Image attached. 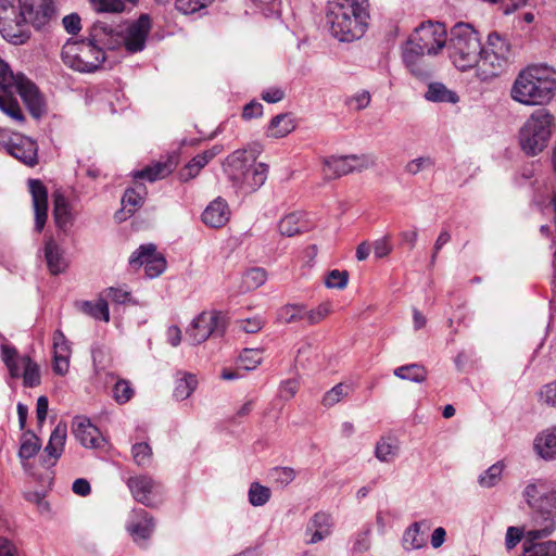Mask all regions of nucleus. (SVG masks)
<instances>
[{"instance_id": "e433bc0d", "label": "nucleus", "mask_w": 556, "mask_h": 556, "mask_svg": "<svg viewBox=\"0 0 556 556\" xmlns=\"http://www.w3.org/2000/svg\"><path fill=\"white\" fill-rule=\"evenodd\" d=\"M425 98L431 102H444L455 104L459 97L453 90L447 89L442 83H431L425 93Z\"/></svg>"}, {"instance_id": "2eb2a0df", "label": "nucleus", "mask_w": 556, "mask_h": 556, "mask_svg": "<svg viewBox=\"0 0 556 556\" xmlns=\"http://www.w3.org/2000/svg\"><path fill=\"white\" fill-rule=\"evenodd\" d=\"M21 16L36 29H41L56 17L54 0H20Z\"/></svg>"}, {"instance_id": "37998d69", "label": "nucleus", "mask_w": 556, "mask_h": 556, "mask_svg": "<svg viewBox=\"0 0 556 556\" xmlns=\"http://www.w3.org/2000/svg\"><path fill=\"white\" fill-rule=\"evenodd\" d=\"M198 386V380L194 375L185 374L184 377L176 380L174 396L178 401L188 399Z\"/></svg>"}, {"instance_id": "9d476101", "label": "nucleus", "mask_w": 556, "mask_h": 556, "mask_svg": "<svg viewBox=\"0 0 556 556\" xmlns=\"http://www.w3.org/2000/svg\"><path fill=\"white\" fill-rule=\"evenodd\" d=\"M1 358L11 378H23L25 388H35L41 383L40 368L28 355H18L10 344H1Z\"/></svg>"}, {"instance_id": "4be33fe9", "label": "nucleus", "mask_w": 556, "mask_h": 556, "mask_svg": "<svg viewBox=\"0 0 556 556\" xmlns=\"http://www.w3.org/2000/svg\"><path fill=\"white\" fill-rule=\"evenodd\" d=\"M73 433L79 443L87 448H99L104 443V438L99 429L85 417H76L73 422Z\"/></svg>"}, {"instance_id": "f257e3e1", "label": "nucleus", "mask_w": 556, "mask_h": 556, "mask_svg": "<svg viewBox=\"0 0 556 556\" xmlns=\"http://www.w3.org/2000/svg\"><path fill=\"white\" fill-rule=\"evenodd\" d=\"M369 17L368 0H328L326 26L330 35L341 42L361 39Z\"/></svg>"}, {"instance_id": "ea45409f", "label": "nucleus", "mask_w": 556, "mask_h": 556, "mask_svg": "<svg viewBox=\"0 0 556 556\" xmlns=\"http://www.w3.org/2000/svg\"><path fill=\"white\" fill-rule=\"evenodd\" d=\"M41 448L39 438L30 430L25 431L21 439V446L18 450V457L24 460L33 458Z\"/></svg>"}, {"instance_id": "052dcab7", "label": "nucleus", "mask_w": 556, "mask_h": 556, "mask_svg": "<svg viewBox=\"0 0 556 556\" xmlns=\"http://www.w3.org/2000/svg\"><path fill=\"white\" fill-rule=\"evenodd\" d=\"M349 281V274L345 270H331L325 278V285L327 288L344 289Z\"/></svg>"}, {"instance_id": "7c9ffc66", "label": "nucleus", "mask_w": 556, "mask_h": 556, "mask_svg": "<svg viewBox=\"0 0 556 556\" xmlns=\"http://www.w3.org/2000/svg\"><path fill=\"white\" fill-rule=\"evenodd\" d=\"M304 318L309 321L313 320L312 311L301 304H287L280 307L277 312V320L281 324L298 323Z\"/></svg>"}, {"instance_id": "774afa93", "label": "nucleus", "mask_w": 556, "mask_h": 556, "mask_svg": "<svg viewBox=\"0 0 556 556\" xmlns=\"http://www.w3.org/2000/svg\"><path fill=\"white\" fill-rule=\"evenodd\" d=\"M541 400L552 406H556V382L545 384L540 391Z\"/></svg>"}, {"instance_id": "393cba45", "label": "nucleus", "mask_w": 556, "mask_h": 556, "mask_svg": "<svg viewBox=\"0 0 556 556\" xmlns=\"http://www.w3.org/2000/svg\"><path fill=\"white\" fill-rule=\"evenodd\" d=\"M43 256L51 275H60L68 267L65 250L53 238L46 239Z\"/></svg>"}, {"instance_id": "603ef678", "label": "nucleus", "mask_w": 556, "mask_h": 556, "mask_svg": "<svg viewBox=\"0 0 556 556\" xmlns=\"http://www.w3.org/2000/svg\"><path fill=\"white\" fill-rule=\"evenodd\" d=\"M503 472V465L495 463L479 476V484L482 488H492L498 483Z\"/></svg>"}, {"instance_id": "f03ea898", "label": "nucleus", "mask_w": 556, "mask_h": 556, "mask_svg": "<svg viewBox=\"0 0 556 556\" xmlns=\"http://www.w3.org/2000/svg\"><path fill=\"white\" fill-rule=\"evenodd\" d=\"M104 23H96L89 37L81 41H67L62 48V60L65 65L80 73H93L105 61V50L113 45Z\"/></svg>"}, {"instance_id": "473e14b6", "label": "nucleus", "mask_w": 556, "mask_h": 556, "mask_svg": "<svg viewBox=\"0 0 556 556\" xmlns=\"http://www.w3.org/2000/svg\"><path fill=\"white\" fill-rule=\"evenodd\" d=\"M53 216L56 227L62 230H66L73 224L71 204L62 194L54 197Z\"/></svg>"}, {"instance_id": "c756f323", "label": "nucleus", "mask_w": 556, "mask_h": 556, "mask_svg": "<svg viewBox=\"0 0 556 556\" xmlns=\"http://www.w3.org/2000/svg\"><path fill=\"white\" fill-rule=\"evenodd\" d=\"M534 450L545 460L556 459V428L539 433Z\"/></svg>"}, {"instance_id": "338daca9", "label": "nucleus", "mask_w": 556, "mask_h": 556, "mask_svg": "<svg viewBox=\"0 0 556 556\" xmlns=\"http://www.w3.org/2000/svg\"><path fill=\"white\" fill-rule=\"evenodd\" d=\"M81 20L77 13H71L63 17L62 24L64 29L71 34L76 35L81 29Z\"/></svg>"}, {"instance_id": "c9c22d12", "label": "nucleus", "mask_w": 556, "mask_h": 556, "mask_svg": "<svg viewBox=\"0 0 556 556\" xmlns=\"http://www.w3.org/2000/svg\"><path fill=\"white\" fill-rule=\"evenodd\" d=\"M295 128L294 121L290 114H279L271 118L267 136L273 138H282Z\"/></svg>"}, {"instance_id": "20e7f679", "label": "nucleus", "mask_w": 556, "mask_h": 556, "mask_svg": "<svg viewBox=\"0 0 556 556\" xmlns=\"http://www.w3.org/2000/svg\"><path fill=\"white\" fill-rule=\"evenodd\" d=\"M555 93L556 71L542 64L520 71L510 89L513 100L531 106L547 104Z\"/></svg>"}, {"instance_id": "79ce46f5", "label": "nucleus", "mask_w": 556, "mask_h": 556, "mask_svg": "<svg viewBox=\"0 0 556 556\" xmlns=\"http://www.w3.org/2000/svg\"><path fill=\"white\" fill-rule=\"evenodd\" d=\"M394 376L403 380L422 382L427 378V370L424 366L414 363L395 368Z\"/></svg>"}, {"instance_id": "8fccbe9b", "label": "nucleus", "mask_w": 556, "mask_h": 556, "mask_svg": "<svg viewBox=\"0 0 556 556\" xmlns=\"http://www.w3.org/2000/svg\"><path fill=\"white\" fill-rule=\"evenodd\" d=\"M134 389L128 380L118 379L113 387L112 395L118 404H125L134 396Z\"/></svg>"}, {"instance_id": "c03bdc74", "label": "nucleus", "mask_w": 556, "mask_h": 556, "mask_svg": "<svg viewBox=\"0 0 556 556\" xmlns=\"http://www.w3.org/2000/svg\"><path fill=\"white\" fill-rule=\"evenodd\" d=\"M334 528V520L330 514H315V543L331 535Z\"/></svg>"}, {"instance_id": "5fc2aeb1", "label": "nucleus", "mask_w": 556, "mask_h": 556, "mask_svg": "<svg viewBox=\"0 0 556 556\" xmlns=\"http://www.w3.org/2000/svg\"><path fill=\"white\" fill-rule=\"evenodd\" d=\"M106 296L111 299L112 302L116 304H132L140 305L139 301L131 296V293L128 289L122 287H110L105 290Z\"/></svg>"}, {"instance_id": "aec40b11", "label": "nucleus", "mask_w": 556, "mask_h": 556, "mask_svg": "<svg viewBox=\"0 0 556 556\" xmlns=\"http://www.w3.org/2000/svg\"><path fill=\"white\" fill-rule=\"evenodd\" d=\"M425 50L407 40L403 49V61L410 73L419 79H428L432 73L430 66L425 64Z\"/></svg>"}, {"instance_id": "e2e57ef3", "label": "nucleus", "mask_w": 556, "mask_h": 556, "mask_svg": "<svg viewBox=\"0 0 556 556\" xmlns=\"http://www.w3.org/2000/svg\"><path fill=\"white\" fill-rule=\"evenodd\" d=\"M396 453V446L386 441L380 440L376 445V457L381 462H390Z\"/></svg>"}, {"instance_id": "f3484780", "label": "nucleus", "mask_w": 556, "mask_h": 556, "mask_svg": "<svg viewBox=\"0 0 556 556\" xmlns=\"http://www.w3.org/2000/svg\"><path fill=\"white\" fill-rule=\"evenodd\" d=\"M7 152L22 162L33 167L38 163V146L35 140L22 135H14L7 142H1Z\"/></svg>"}, {"instance_id": "de8ad7c7", "label": "nucleus", "mask_w": 556, "mask_h": 556, "mask_svg": "<svg viewBox=\"0 0 556 556\" xmlns=\"http://www.w3.org/2000/svg\"><path fill=\"white\" fill-rule=\"evenodd\" d=\"M262 353L260 349H244L238 358V366L245 370H253L262 363Z\"/></svg>"}, {"instance_id": "4c0bfd02", "label": "nucleus", "mask_w": 556, "mask_h": 556, "mask_svg": "<svg viewBox=\"0 0 556 556\" xmlns=\"http://www.w3.org/2000/svg\"><path fill=\"white\" fill-rule=\"evenodd\" d=\"M482 49L492 53L493 55H502L503 58L506 56V61L509 63L513 60L510 45L495 31L488 36L486 45L483 46Z\"/></svg>"}, {"instance_id": "0e129e2a", "label": "nucleus", "mask_w": 556, "mask_h": 556, "mask_svg": "<svg viewBox=\"0 0 556 556\" xmlns=\"http://www.w3.org/2000/svg\"><path fill=\"white\" fill-rule=\"evenodd\" d=\"M370 99V93L367 90H362L361 92H357L354 96H352L346 101V103L349 104L350 108L359 111L369 105Z\"/></svg>"}, {"instance_id": "6e6552de", "label": "nucleus", "mask_w": 556, "mask_h": 556, "mask_svg": "<svg viewBox=\"0 0 556 556\" xmlns=\"http://www.w3.org/2000/svg\"><path fill=\"white\" fill-rule=\"evenodd\" d=\"M0 89L7 96L18 93L33 116L39 117L45 112V102L36 85L24 74H14L1 58Z\"/></svg>"}, {"instance_id": "c85d7f7f", "label": "nucleus", "mask_w": 556, "mask_h": 556, "mask_svg": "<svg viewBox=\"0 0 556 556\" xmlns=\"http://www.w3.org/2000/svg\"><path fill=\"white\" fill-rule=\"evenodd\" d=\"M147 195V189L143 185H139L136 188H127L122 198V211L116 214V218L123 220L126 216H121L126 211L130 216L136 212L137 208L142 206Z\"/></svg>"}, {"instance_id": "cd10ccee", "label": "nucleus", "mask_w": 556, "mask_h": 556, "mask_svg": "<svg viewBox=\"0 0 556 556\" xmlns=\"http://www.w3.org/2000/svg\"><path fill=\"white\" fill-rule=\"evenodd\" d=\"M279 231L282 236L292 237L309 229L307 214L301 211L285 215L279 222Z\"/></svg>"}, {"instance_id": "680f3d73", "label": "nucleus", "mask_w": 556, "mask_h": 556, "mask_svg": "<svg viewBox=\"0 0 556 556\" xmlns=\"http://www.w3.org/2000/svg\"><path fill=\"white\" fill-rule=\"evenodd\" d=\"M434 166V160L430 156H420L409 161L405 165V172L409 175H417L421 170L431 168Z\"/></svg>"}, {"instance_id": "b1692460", "label": "nucleus", "mask_w": 556, "mask_h": 556, "mask_svg": "<svg viewBox=\"0 0 556 556\" xmlns=\"http://www.w3.org/2000/svg\"><path fill=\"white\" fill-rule=\"evenodd\" d=\"M510 63L506 61V56L493 55L482 49L477 67V76L480 80L485 81L501 75Z\"/></svg>"}, {"instance_id": "f8f14e48", "label": "nucleus", "mask_w": 556, "mask_h": 556, "mask_svg": "<svg viewBox=\"0 0 556 556\" xmlns=\"http://www.w3.org/2000/svg\"><path fill=\"white\" fill-rule=\"evenodd\" d=\"M226 330V317L222 312H203L191 323L187 334L192 344H200L211 336L222 337Z\"/></svg>"}, {"instance_id": "a18cd8bd", "label": "nucleus", "mask_w": 556, "mask_h": 556, "mask_svg": "<svg viewBox=\"0 0 556 556\" xmlns=\"http://www.w3.org/2000/svg\"><path fill=\"white\" fill-rule=\"evenodd\" d=\"M270 489L262 485L258 482H252L249 488L248 498L249 503L254 506H264L270 498Z\"/></svg>"}, {"instance_id": "412c9836", "label": "nucleus", "mask_w": 556, "mask_h": 556, "mask_svg": "<svg viewBox=\"0 0 556 556\" xmlns=\"http://www.w3.org/2000/svg\"><path fill=\"white\" fill-rule=\"evenodd\" d=\"M425 50L407 40L403 49V61L410 73L419 79H428L432 73L430 66L425 64Z\"/></svg>"}, {"instance_id": "a878e982", "label": "nucleus", "mask_w": 556, "mask_h": 556, "mask_svg": "<svg viewBox=\"0 0 556 556\" xmlns=\"http://www.w3.org/2000/svg\"><path fill=\"white\" fill-rule=\"evenodd\" d=\"M230 218V210L227 202L217 198L212 201L202 213V222L211 228H220Z\"/></svg>"}, {"instance_id": "69168bd1", "label": "nucleus", "mask_w": 556, "mask_h": 556, "mask_svg": "<svg viewBox=\"0 0 556 556\" xmlns=\"http://www.w3.org/2000/svg\"><path fill=\"white\" fill-rule=\"evenodd\" d=\"M262 7L263 13L267 17H279L281 0H254Z\"/></svg>"}, {"instance_id": "13d9d810", "label": "nucleus", "mask_w": 556, "mask_h": 556, "mask_svg": "<svg viewBox=\"0 0 556 556\" xmlns=\"http://www.w3.org/2000/svg\"><path fill=\"white\" fill-rule=\"evenodd\" d=\"M0 110L16 122L24 121L18 103L12 98L0 96Z\"/></svg>"}, {"instance_id": "a19ab883", "label": "nucleus", "mask_w": 556, "mask_h": 556, "mask_svg": "<svg viewBox=\"0 0 556 556\" xmlns=\"http://www.w3.org/2000/svg\"><path fill=\"white\" fill-rule=\"evenodd\" d=\"M172 168L166 163H156L151 166H147L140 170L132 172L134 179H143L148 181H155L157 179H162L170 174Z\"/></svg>"}, {"instance_id": "3c124183", "label": "nucleus", "mask_w": 556, "mask_h": 556, "mask_svg": "<svg viewBox=\"0 0 556 556\" xmlns=\"http://www.w3.org/2000/svg\"><path fill=\"white\" fill-rule=\"evenodd\" d=\"M131 453L134 462L140 467H147L152 462V448L146 442L134 444Z\"/></svg>"}, {"instance_id": "0eeeda50", "label": "nucleus", "mask_w": 556, "mask_h": 556, "mask_svg": "<svg viewBox=\"0 0 556 556\" xmlns=\"http://www.w3.org/2000/svg\"><path fill=\"white\" fill-rule=\"evenodd\" d=\"M555 126V118L545 109L534 111L519 130V144L529 156L540 154L546 147Z\"/></svg>"}, {"instance_id": "4d7b16f0", "label": "nucleus", "mask_w": 556, "mask_h": 556, "mask_svg": "<svg viewBox=\"0 0 556 556\" xmlns=\"http://www.w3.org/2000/svg\"><path fill=\"white\" fill-rule=\"evenodd\" d=\"M205 161L203 157H199L195 155L192 157L189 163L180 170V179L182 181H188L194 177H197L201 169L205 166Z\"/></svg>"}, {"instance_id": "2f4dec72", "label": "nucleus", "mask_w": 556, "mask_h": 556, "mask_svg": "<svg viewBox=\"0 0 556 556\" xmlns=\"http://www.w3.org/2000/svg\"><path fill=\"white\" fill-rule=\"evenodd\" d=\"M526 533L523 551L520 556H556V541L536 542Z\"/></svg>"}, {"instance_id": "09e8293b", "label": "nucleus", "mask_w": 556, "mask_h": 556, "mask_svg": "<svg viewBox=\"0 0 556 556\" xmlns=\"http://www.w3.org/2000/svg\"><path fill=\"white\" fill-rule=\"evenodd\" d=\"M268 478L278 488H285L294 480L295 472L290 467H275L269 470Z\"/></svg>"}, {"instance_id": "72a5a7b5", "label": "nucleus", "mask_w": 556, "mask_h": 556, "mask_svg": "<svg viewBox=\"0 0 556 556\" xmlns=\"http://www.w3.org/2000/svg\"><path fill=\"white\" fill-rule=\"evenodd\" d=\"M76 306L80 312L96 320H103L105 323L110 320L109 304L104 299H99L96 302L80 301L76 303Z\"/></svg>"}, {"instance_id": "ddd939ff", "label": "nucleus", "mask_w": 556, "mask_h": 556, "mask_svg": "<svg viewBox=\"0 0 556 556\" xmlns=\"http://www.w3.org/2000/svg\"><path fill=\"white\" fill-rule=\"evenodd\" d=\"M126 484L134 500L146 507L154 508L162 502L163 484L153 477L142 473L131 476Z\"/></svg>"}, {"instance_id": "bb28decb", "label": "nucleus", "mask_w": 556, "mask_h": 556, "mask_svg": "<svg viewBox=\"0 0 556 556\" xmlns=\"http://www.w3.org/2000/svg\"><path fill=\"white\" fill-rule=\"evenodd\" d=\"M430 525L427 520L412 523L403 534L402 544L406 551L419 549L427 544V532Z\"/></svg>"}, {"instance_id": "39448f33", "label": "nucleus", "mask_w": 556, "mask_h": 556, "mask_svg": "<svg viewBox=\"0 0 556 556\" xmlns=\"http://www.w3.org/2000/svg\"><path fill=\"white\" fill-rule=\"evenodd\" d=\"M258 152L252 149H239L229 154L223 163V169L231 186L244 194L258 190L266 181L268 166L257 163Z\"/></svg>"}, {"instance_id": "dca6fc26", "label": "nucleus", "mask_w": 556, "mask_h": 556, "mask_svg": "<svg viewBox=\"0 0 556 556\" xmlns=\"http://www.w3.org/2000/svg\"><path fill=\"white\" fill-rule=\"evenodd\" d=\"M129 265L132 268L143 266L144 273L149 278L160 276L166 268V261L162 254L157 253L153 243L142 244L129 257Z\"/></svg>"}, {"instance_id": "423d86ee", "label": "nucleus", "mask_w": 556, "mask_h": 556, "mask_svg": "<svg viewBox=\"0 0 556 556\" xmlns=\"http://www.w3.org/2000/svg\"><path fill=\"white\" fill-rule=\"evenodd\" d=\"M446 49L453 64L460 71H467L478 63L482 45L478 31L471 25L457 23L451 29Z\"/></svg>"}, {"instance_id": "1a4fd4ad", "label": "nucleus", "mask_w": 556, "mask_h": 556, "mask_svg": "<svg viewBox=\"0 0 556 556\" xmlns=\"http://www.w3.org/2000/svg\"><path fill=\"white\" fill-rule=\"evenodd\" d=\"M105 30L108 37L113 45L110 46V50H115L121 46L130 53H137L144 49L148 35L151 30V20L147 14H142L138 20L128 24L121 31H114L112 27L105 24Z\"/></svg>"}, {"instance_id": "f704fd0d", "label": "nucleus", "mask_w": 556, "mask_h": 556, "mask_svg": "<svg viewBox=\"0 0 556 556\" xmlns=\"http://www.w3.org/2000/svg\"><path fill=\"white\" fill-rule=\"evenodd\" d=\"M66 441V426L58 425L50 434L49 442L45 447V452L52 457L54 460L51 465H54L55 460L62 455Z\"/></svg>"}, {"instance_id": "6e6d98bb", "label": "nucleus", "mask_w": 556, "mask_h": 556, "mask_svg": "<svg viewBox=\"0 0 556 556\" xmlns=\"http://www.w3.org/2000/svg\"><path fill=\"white\" fill-rule=\"evenodd\" d=\"M371 528L370 526H365L359 532H357L353 539V544L351 547L352 554H363L370 547V535Z\"/></svg>"}, {"instance_id": "49530a36", "label": "nucleus", "mask_w": 556, "mask_h": 556, "mask_svg": "<svg viewBox=\"0 0 556 556\" xmlns=\"http://www.w3.org/2000/svg\"><path fill=\"white\" fill-rule=\"evenodd\" d=\"M97 12L118 13L125 10L126 4H134L137 0H89Z\"/></svg>"}, {"instance_id": "9b49d317", "label": "nucleus", "mask_w": 556, "mask_h": 556, "mask_svg": "<svg viewBox=\"0 0 556 556\" xmlns=\"http://www.w3.org/2000/svg\"><path fill=\"white\" fill-rule=\"evenodd\" d=\"M375 165V159L368 154H351L324 159L321 175L325 181L339 178L352 172H361Z\"/></svg>"}, {"instance_id": "bf43d9fd", "label": "nucleus", "mask_w": 556, "mask_h": 556, "mask_svg": "<svg viewBox=\"0 0 556 556\" xmlns=\"http://www.w3.org/2000/svg\"><path fill=\"white\" fill-rule=\"evenodd\" d=\"M213 0H176V9L184 14H193L206 9Z\"/></svg>"}, {"instance_id": "5701e85b", "label": "nucleus", "mask_w": 556, "mask_h": 556, "mask_svg": "<svg viewBox=\"0 0 556 556\" xmlns=\"http://www.w3.org/2000/svg\"><path fill=\"white\" fill-rule=\"evenodd\" d=\"M72 355L71 342L61 329L53 333V371L59 376L67 374Z\"/></svg>"}, {"instance_id": "7ed1b4c3", "label": "nucleus", "mask_w": 556, "mask_h": 556, "mask_svg": "<svg viewBox=\"0 0 556 556\" xmlns=\"http://www.w3.org/2000/svg\"><path fill=\"white\" fill-rule=\"evenodd\" d=\"M521 495L538 526L528 531L529 538L549 536L556 531V488L546 479L532 478L525 483Z\"/></svg>"}, {"instance_id": "6ab92c4d", "label": "nucleus", "mask_w": 556, "mask_h": 556, "mask_svg": "<svg viewBox=\"0 0 556 556\" xmlns=\"http://www.w3.org/2000/svg\"><path fill=\"white\" fill-rule=\"evenodd\" d=\"M28 189L31 194L35 212V231L41 232L48 217V190L39 179H28Z\"/></svg>"}, {"instance_id": "864d4df0", "label": "nucleus", "mask_w": 556, "mask_h": 556, "mask_svg": "<svg viewBox=\"0 0 556 556\" xmlns=\"http://www.w3.org/2000/svg\"><path fill=\"white\" fill-rule=\"evenodd\" d=\"M350 391L351 387L349 384L338 383L324 395L321 403L326 407H331L348 396Z\"/></svg>"}, {"instance_id": "a211bd4d", "label": "nucleus", "mask_w": 556, "mask_h": 556, "mask_svg": "<svg viewBox=\"0 0 556 556\" xmlns=\"http://www.w3.org/2000/svg\"><path fill=\"white\" fill-rule=\"evenodd\" d=\"M154 519L150 513L143 508L132 509L126 521V529L137 544H141L150 539L154 531Z\"/></svg>"}, {"instance_id": "58836bf2", "label": "nucleus", "mask_w": 556, "mask_h": 556, "mask_svg": "<svg viewBox=\"0 0 556 556\" xmlns=\"http://www.w3.org/2000/svg\"><path fill=\"white\" fill-rule=\"evenodd\" d=\"M267 280V273L262 267H252L243 276L240 286V292L245 293L263 286Z\"/></svg>"}, {"instance_id": "4468645a", "label": "nucleus", "mask_w": 556, "mask_h": 556, "mask_svg": "<svg viewBox=\"0 0 556 556\" xmlns=\"http://www.w3.org/2000/svg\"><path fill=\"white\" fill-rule=\"evenodd\" d=\"M445 33L444 24L428 21L417 27L408 40L410 43L419 46L427 54L434 55L446 43Z\"/></svg>"}]
</instances>
